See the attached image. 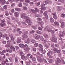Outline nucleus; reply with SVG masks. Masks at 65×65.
Wrapping results in <instances>:
<instances>
[{"mask_svg":"<svg viewBox=\"0 0 65 65\" xmlns=\"http://www.w3.org/2000/svg\"><path fill=\"white\" fill-rule=\"evenodd\" d=\"M52 27V26H46L45 29H47L48 32H51V31H52L51 29Z\"/></svg>","mask_w":65,"mask_h":65,"instance_id":"f257e3e1","label":"nucleus"},{"mask_svg":"<svg viewBox=\"0 0 65 65\" xmlns=\"http://www.w3.org/2000/svg\"><path fill=\"white\" fill-rule=\"evenodd\" d=\"M51 40L52 41L54 42H57V41L56 40V37L54 35L52 36V37L51 39Z\"/></svg>","mask_w":65,"mask_h":65,"instance_id":"f03ea898","label":"nucleus"},{"mask_svg":"<svg viewBox=\"0 0 65 65\" xmlns=\"http://www.w3.org/2000/svg\"><path fill=\"white\" fill-rule=\"evenodd\" d=\"M60 23L61 24V28H64L65 27V23L64 22H62V21L61 20L60 21Z\"/></svg>","mask_w":65,"mask_h":65,"instance_id":"7ed1b4c3","label":"nucleus"},{"mask_svg":"<svg viewBox=\"0 0 65 65\" xmlns=\"http://www.w3.org/2000/svg\"><path fill=\"white\" fill-rule=\"evenodd\" d=\"M37 59L38 60H39V61H40V62H43L42 59H41V57L40 56H37Z\"/></svg>","mask_w":65,"mask_h":65,"instance_id":"20e7f679","label":"nucleus"},{"mask_svg":"<svg viewBox=\"0 0 65 65\" xmlns=\"http://www.w3.org/2000/svg\"><path fill=\"white\" fill-rule=\"evenodd\" d=\"M65 31H63L61 34H59V37H63V36L65 35Z\"/></svg>","mask_w":65,"mask_h":65,"instance_id":"39448f33","label":"nucleus"},{"mask_svg":"<svg viewBox=\"0 0 65 65\" xmlns=\"http://www.w3.org/2000/svg\"><path fill=\"white\" fill-rule=\"evenodd\" d=\"M2 52H1V51H0V54H1L2 55V56H4V53H6V50H3L2 51Z\"/></svg>","mask_w":65,"mask_h":65,"instance_id":"423d86ee","label":"nucleus"},{"mask_svg":"<svg viewBox=\"0 0 65 65\" xmlns=\"http://www.w3.org/2000/svg\"><path fill=\"white\" fill-rule=\"evenodd\" d=\"M57 10L58 11H60L61 10V9H62V7H57Z\"/></svg>","mask_w":65,"mask_h":65,"instance_id":"0eeeda50","label":"nucleus"},{"mask_svg":"<svg viewBox=\"0 0 65 65\" xmlns=\"http://www.w3.org/2000/svg\"><path fill=\"white\" fill-rule=\"evenodd\" d=\"M19 46L21 47H24L25 45L23 44H20L19 45Z\"/></svg>","mask_w":65,"mask_h":65,"instance_id":"6e6552de","label":"nucleus"},{"mask_svg":"<svg viewBox=\"0 0 65 65\" xmlns=\"http://www.w3.org/2000/svg\"><path fill=\"white\" fill-rule=\"evenodd\" d=\"M44 24V22L43 21L39 22L38 23V25H43Z\"/></svg>","mask_w":65,"mask_h":65,"instance_id":"1a4fd4ad","label":"nucleus"},{"mask_svg":"<svg viewBox=\"0 0 65 65\" xmlns=\"http://www.w3.org/2000/svg\"><path fill=\"white\" fill-rule=\"evenodd\" d=\"M57 61V62L59 63H60L61 62V59L59 58H57L56 59Z\"/></svg>","mask_w":65,"mask_h":65,"instance_id":"9d476101","label":"nucleus"},{"mask_svg":"<svg viewBox=\"0 0 65 65\" xmlns=\"http://www.w3.org/2000/svg\"><path fill=\"white\" fill-rule=\"evenodd\" d=\"M0 25L1 26H2V27H3L6 26V24L4 23H0Z\"/></svg>","mask_w":65,"mask_h":65,"instance_id":"9b49d317","label":"nucleus"},{"mask_svg":"<svg viewBox=\"0 0 65 65\" xmlns=\"http://www.w3.org/2000/svg\"><path fill=\"white\" fill-rule=\"evenodd\" d=\"M40 37V36L39 35H38L36 37L35 39H37V40H38V39H39V38Z\"/></svg>","mask_w":65,"mask_h":65,"instance_id":"f8f14e48","label":"nucleus"},{"mask_svg":"<svg viewBox=\"0 0 65 65\" xmlns=\"http://www.w3.org/2000/svg\"><path fill=\"white\" fill-rule=\"evenodd\" d=\"M21 39H19V38H18L17 39V43H20L21 42Z\"/></svg>","mask_w":65,"mask_h":65,"instance_id":"ddd939ff","label":"nucleus"},{"mask_svg":"<svg viewBox=\"0 0 65 65\" xmlns=\"http://www.w3.org/2000/svg\"><path fill=\"white\" fill-rule=\"evenodd\" d=\"M10 44L8 43L5 45V46L6 47H10Z\"/></svg>","mask_w":65,"mask_h":65,"instance_id":"4468645a","label":"nucleus"},{"mask_svg":"<svg viewBox=\"0 0 65 65\" xmlns=\"http://www.w3.org/2000/svg\"><path fill=\"white\" fill-rule=\"evenodd\" d=\"M50 21L51 23H54V19L52 18H50Z\"/></svg>","mask_w":65,"mask_h":65,"instance_id":"2eb2a0df","label":"nucleus"},{"mask_svg":"<svg viewBox=\"0 0 65 65\" xmlns=\"http://www.w3.org/2000/svg\"><path fill=\"white\" fill-rule=\"evenodd\" d=\"M15 10L17 11H20L21 10V9H20V8H15Z\"/></svg>","mask_w":65,"mask_h":65,"instance_id":"dca6fc26","label":"nucleus"},{"mask_svg":"<svg viewBox=\"0 0 65 65\" xmlns=\"http://www.w3.org/2000/svg\"><path fill=\"white\" fill-rule=\"evenodd\" d=\"M43 35L44 37H45L46 38H48V35H47V34H43Z\"/></svg>","mask_w":65,"mask_h":65,"instance_id":"f3484780","label":"nucleus"},{"mask_svg":"<svg viewBox=\"0 0 65 65\" xmlns=\"http://www.w3.org/2000/svg\"><path fill=\"white\" fill-rule=\"evenodd\" d=\"M14 15H15V17H18L19 16V14L17 12H15L14 13Z\"/></svg>","mask_w":65,"mask_h":65,"instance_id":"a211bd4d","label":"nucleus"},{"mask_svg":"<svg viewBox=\"0 0 65 65\" xmlns=\"http://www.w3.org/2000/svg\"><path fill=\"white\" fill-rule=\"evenodd\" d=\"M6 3V1H5V0H3L1 3V4L4 5Z\"/></svg>","mask_w":65,"mask_h":65,"instance_id":"6ab92c4d","label":"nucleus"},{"mask_svg":"<svg viewBox=\"0 0 65 65\" xmlns=\"http://www.w3.org/2000/svg\"><path fill=\"white\" fill-rule=\"evenodd\" d=\"M54 24L55 25H56V26H59V23L56 22V21L55 22Z\"/></svg>","mask_w":65,"mask_h":65,"instance_id":"aec40b11","label":"nucleus"},{"mask_svg":"<svg viewBox=\"0 0 65 65\" xmlns=\"http://www.w3.org/2000/svg\"><path fill=\"white\" fill-rule=\"evenodd\" d=\"M21 58L22 60H25V56H24V55H22L21 56Z\"/></svg>","mask_w":65,"mask_h":65,"instance_id":"412c9836","label":"nucleus"},{"mask_svg":"<svg viewBox=\"0 0 65 65\" xmlns=\"http://www.w3.org/2000/svg\"><path fill=\"white\" fill-rule=\"evenodd\" d=\"M24 50L25 51H29L30 50V48H25L24 49Z\"/></svg>","mask_w":65,"mask_h":65,"instance_id":"4be33fe9","label":"nucleus"},{"mask_svg":"<svg viewBox=\"0 0 65 65\" xmlns=\"http://www.w3.org/2000/svg\"><path fill=\"white\" fill-rule=\"evenodd\" d=\"M40 39L41 41H43L44 40V38L42 36H40Z\"/></svg>","mask_w":65,"mask_h":65,"instance_id":"5701e85b","label":"nucleus"},{"mask_svg":"<svg viewBox=\"0 0 65 65\" xmlns=\"http://www.w3.org/2000/svg\"><path fill=\"white\" fill-rule=\"evenodd\" d=\"M24 38H27L28 37L27 35H24L22 36Z\"/></svg>","mask_w":65,"mask_h":65,"instance_id":"b1692460","label":"nucleus"},{"mask_svg":"<svg viewBox=\"0 0 65 65\" xmlns=\"http://www.w3.org/2000/svg\"><path fill=\"white\" fill-rule=\"evenodd\" d=\"M31 11L33 13H36V11L34 9H31Z\"/></svg>","mask_w":65,"mask_h":65,"instance_id":"393cba45","label":"nucleus"},{"mask_svg":"<svg viewBox=\"0 0 65 65\" xmlns=\"http://www.w3.org/2000/svg\"><path fill=\"white\" fill-rule=\"evenodd\" d=\"M36 32L38 34H41L42 33L41 31L38 30L36 31Z\"/></svg>","mask_w":65,"mask_h":65,"instance_id":"a878e982","label":"nucleus"},{"mask_svg":"<svg viewBox=\"0 0 65 65\" xmlns=\"http://www.w3.org/2000/svg\"><path fill=\"white\" fill-rule=\"evenodd\" d=\"M43 14L44 16H46V15H47V11H45L43 13Z\"/></svg>","mask_w":65,"mask_h":65,"instance_id":"bb28decb","label":"nucleus"},{"mask_svg":"<svg viewBox=\"0 0 65 65\" xmlns=\"http://www.w3.org/2000/svg\"><path fill=\"white\" fill-rule=\"evenodd\" d=\"M53 50L54 51H57V50H58V49L56 48L55 47H53Z\"/></svg>","mask_w":65,"mask_h":65,"instance_id":"cd10ccee","label":"nucleus"},{"mask_svg":"<svg viewBox=\"0 0 65 65\" xmlns=\"http://www.w3.org/2000/svg\"><path fill=\"white\" fill-rule=\"evenodd\" d=\"M26 15V13H23L22 14V15H21V18H23V17H25V15Z\"/></svg>","mask_w":65,"mask_h":65,"instance_id":"c85d7f7f","label":"nucleus"},{"mask_svg":"<svg viewBox=\"0 0 65 65\" xmlns=\"http://www.w3.org/2000/svg\"><path fill=\"white\" fill-rule=\"evenodd\" d=\"M32 60L33 61H35L36 60V58L34 57H33L32 58Z\"/></svg>","mask_w":65,"mask_h":65,"instance_id":"c756f323","label":"nucleus"},{"mask_svg":"<svg viewBox=\"0 0 65 65\" xmlns=\"http://www.w3.org/2000/svg\"><path fill=\"white\" fill-rule=\"evenodd\" d=\"M48 4V3L47 2L45 1L43 3V4L44 5H46V4Z\"/></svg>","mask_w":65,"mask_h":65,"instance_id":"7c9ffc66","label":"nucleus"},{"mask_svg":"<svg viewBox=\"0 0 65 65\" xmlns=\"http://www.w3.org/2000/svg\"><path fill=\"white\" fill-rule=\"evenodd\" d=\"M9 15V14L8 13V11H6V14L5 15L6 16H8V15Z\"/></svg>","mask_w":65,"mask_h":65,"instance_id":"2f4dec72","label":"nucleus"},{"mask_svg":"<svg viewBox=\"0 0 65 65\" xmlns=\"http://www.w3.org/2000/svg\"><path fill=\"white\" fill-rule=\"evenodd\" d=\"M6 63V61H3L2 62V65H5Z\"/></svg>","mask_w":65,"mask_h":65,"instance_id":"473e14b6","label":"nucleus"},{"mask_svg":"<svg viewBox=\"0 0 65 65\" xmlns=\"http://www.w3.org/2000/svg\"><path fill=\"white\" fill-rule=\"evenodd\" d=\"M55 33V31L54 30H51V34H53L54 33Z\"/></svg>","mask_w":65,"mask_h":65,"instance_id":"72a5a7b5","label":"nucleus"},{"mask_svg":"<svg viewBox=\"0 0 65 65\" xmlns=\"http://www.w3.org/2000/svg\"><path fill=\"white\" fill-rule=\"evenodd\" d=\"M23 4H22V3H20L19 4V7H22V6H23L22 5Z\"/></svg>","mask_w":65,"mask_h":65,"instance_id":"f704fd0d","label":"nucleus"},{"mask_svg":"<svg viewBox=\"0 0 65 65\" xmlns=\"http://www.w3.org/2000/svg\"><path fill=\"white\" fill-rule=\"evenodd\" d=\"M31 41L32 43H34L35 42H36V41L34 39H32L31 40Z\"/></svg>","mask_w":65,"mask_h":65,"instance_id":"c9c22d12","label":"nucleus"},{"mask_svg":"<svg viewBox=\"0 0 65 65\" xmlns=\"http://www.w3.org/2000/svg\"><path fill=\"white\" fill-rule=\"evenodd\" d=\"M43 20L45 22H46V23H47L48 22V20H47V19H46L45 18H44L43 19Z\"/></svg>","mask_w":65,"mask_h":65,"instance_id":"e433bc0d","label":"nucleus"},{"mask_svg":"<svg viewBox=\"0 0 65 65\" xmlns=\"http://www.w3.org/2000/svg\"><path fill=\"white\" fill-rule=\"evenodd\" d=\"M26 23H29L30 22V20L29 19H27L25 21Z\"/></svg>","mask_w":65,"mask_h":65,"instance_id":"4c0bfd02","label":"nucleus"},{"mask_svg":"<svg viewBox=\"0 0 65 65\" xmlns=\"http://www.w3.org/2000/svg\"><path fill=\"white\" fill-rule=\"evenodd\" d=\"M15 63H18V60L17 58H15Z\"/></svg>","mask_w":65,"mask_h":65,"instance_id":"58836bf2","label":"nucleus"},{"mask_svg":"<svg viewBox=\"0 0 65 65\" xmlns=\"http://www.w3.org/2000/svg\"><path fill=\"white\" fill-rule=\"evenodd\" d=\"M23 4L24 5H25V6H28L29 5L27 3H26L25 2H24L23 3Z\"/></svg>","mask_w":65,"mask_h":65,"instance_id":"ea45409f","label":"nucleus"},{"mask_svg":"<svg viewBox=\"0 0 65 65\" xmlns=\"http://www.w3.org/2000/svg\"><path fill=\"white\" fill-rule=\"evenodd\" d=\"M44 46L45 47H46L47 48H48V45L45 44H44Z\"/></svg>","mask_w":65,"mask_h":65,"instance_id":"a19ab883","label":"nucleus"},{"mask_svg":"<svg viewBox=\"0 0 65 65\" xmlns=\"http://www.w3.org/2000/svg\"><path fill=\"white\" fill-rule=\"evenodd\" d=\"M48 61H49V63H52V62H53V59H50L49 60H48Z\"/></svg>","mask_w":65,"mask_h":65,"instance_id":"79ce46f5","label":"nucleus"},{"mask_svg":"<svg viewBox=\"0 0 65 65\" xmlns=\"http://www.w3.org/2000/svg\"><path fill=\"white\" fill-rule=\"evenodd\" d=\"M28 60H29V57H26V58H25V61H28Z\"/></svg>","mask_w":65,"mask_h":65,"instance_id":"37998d69","label":"nucleus"},{"mask_svg":"<svg viewBox=\"0 0 65 65\" xmlns=\"http://www.w3.org/2000/svg\"><path fill=\"white\" fill-rule=\"evenodd\" d=\"M51 14H52V15H53V17L55 16V15H56V13L55 12H54L53 13H52Z\"/></svg>","mask_w":65,"mask_h":65,"instance_id":"c03bdc74","label":"nucleus"},{"mask_svg":"<svg viewBox=\"0 0 65 65\" xmlns=\"http://www.w3.org/2000/svg\"><path fill=\"white\" fill-rule=\"evenodd\" d=\"M8 59H9L10 60V61L11 62L12 61V59L11 57H10L8 58Z\"/></svg>","mask_w":65,"mask_h":65,"instance_id":"a18cd8bd","label":"nucleus"},{"mask_svg":"<svg viewBox=\"0 0 65 65\" xmlns=\"http://www.w3.org/2000/svg\"><path fill=\"white\" fill-rule=\"evenodd\" d=\"M43 60V61L45 63H47V61L45 59H42Z\"/></svg>","mask_w":65,"mask_h":65,"instance_id":"49530a36","label":"nucleus"},{"mask_svg":"<svg viewBox=\"0 0 65 65\" xmlns=\"http://www.w3.org/2000/svg\"><path fill=\"white\" fill-rule=\"evenodd\" d=\"M34 32H35V31L34 30H32L30 32V34H33V33H34Z\"/></svg>","mask_w":65,"mask_h":65,"instance_id":"de8ad7c7","label":"nucleus"},{"mask_svg":"<svg viewBox=\"0 0 65 65\" xmlns=\"http://www.w3.org/2000/svg\"><path fill=\"white\" fill-rule=\"evenodd\" d=\"M39 51L40 52L42 51H43V48H39Z\"/></svg>","mask_w":65,"mask_h":65,"instance_id":"09e8293b","label":"nucleus"},{"mask_svg":"<svg viewBox=\"0 0 65 65\" xmlns=\"http://www.w3.org/2000/svg\"><path fill=\"white\" fill-rule=\"evenodd\" d=\"M15 5V4L14 3H13L11 4V6L12 7H13V6H14Z\"/></svg>","mask_w":65,"mask_h":65,"instance_id":"8fccbe9b","label":"nucleus"},{"mask_svg":"<svg viewBox=\"0 0 65 65\" xmlns=\"http://www.w3.org/2000/svg\"><path fill=\"white\" fill-rule=\"evenodd\" d=\"M39 46L40 48H42L43 47V46L41 44H39Z\"/></svg>","mask_w":65,"mask_h":65,"instance_id":"3c124183","label":"nucleus"},{"mask_svg":"<svg viewBox=\"0 0 65 65\" xmlns=\"http://www.w3.org/2000/svg\"><path fill=\"white\" fill-rule=\"evenodd\" d=\"M40 2H38L37 3V6H38L39 5H40Z\"/></svg>","mask_w":65,"mask_h":65,"instance_id":"603ef678","label":"nucleus"},{"mask_svg":"<svg viewBox=\"0 0 65 65\" xmlns=\"http://www.w3.org/2000/svg\"><path fill=\"white\" fill-rule=\"evenodd\" d=\"M26 65H29L30 64V63L29 62V61H27L26 62Z\"/></svg>","mask_w":65,"mask_h":65,"instance_id":"864d4df0","label":"nucleus"},{"mask_svg":"<svg viewBox=\"0 0 65 65\" xmlns=\"http://www.w3.org/2000/svg\"><path fill=\"white\" fill-rule=\"evenodd\" d=\"M23 8L24 10H27V9H28V8H27V7H23Z\"/></svg>","mask_w":65,"mask_h":65,"instance_id":"5fc2aeb1","label":"nucleus"},{"mask_svg":"<svg viewBox=\"0 0 65 65\" xmlns=\"http://www.w3.org/2000/svg\"><path fill=\"white\" fill-rule=\"evenodd\" d=\"M46 52V51H45V50H44V51H42V54H44Z\"/></svg>","mask_w":65,"mask_h":65,"instance_id":"6e6d98bb","label":"nucleus"},{"mask_svg":"<svg viewBox=\"0 0 65 65\" xmlns=\"http://www.w3.org/2000/svg\"><path fill=\"white\" fill-rule=\"evenodd\" d=\"M35 46L36 47L37 46H38V43H35L34 44Z\"/></svg>","mask_w":65,"mask_h":65,"instance_id":"4d7b16f0","label":"nucleus"},{"mask_svg":"<svg viewBox=\"0 0 65 65\" xmlns=\"http://www.w3.org/2000/svg\"><path fill=\"white\" fill-rule=\"evenodd\" d=\"M53 18L54 19H57V15H56L54 16H53Z\"/></svg>","mask_w":65,"mask_h":65,"instance_id":"13d9d810","label":"nucleus"},{"mask_svg":"<svg viewBox=\"0 0 65 65\" xmlns=\"http://www.w3.org/2000/svg\"><path fill=\"white\" fill-rule=\"evenodd\" d=\"M24 18L25 19H30V18L27 16H25L24 17Z\"/></svg>","mask_w":65,"mask_h":65,"instance_id":"bf43d9fd","label":"nucleus"},{"mask_svg":"<svg viewBox=\"0 0 65 65\" xmlns=\"http://www.w3.org/2000/svg\"><path fill=\"white\" fill-rule=\"evenodd\" d=\"M7 24L9 25V24H11V22L9 21H7Z\"/></svg>","mask_w":65,"mask_h":65,"instance_id":"052dcab7","label":"nucleus"},{"mask_svg":"<svg viewBox=\"0 0 65 65\" xmlns=\"http://www.w3.org/2000/svg\"><path fill=\"white\" fill-rule=\"evenodd\" d=\"M7 5H5L3 7L5 9H7Z\"/></svg>","mask_w":65,"mask_h":65,"instance_id":"680f3d73","label":"nucleus"},{"mask_svg":"<svg viewBox=\"0 0 65 65\" xmlns=\"http://www.w3.org/2000/svg\"><path fill=\"white\" fill-rule=\"evenodd\" d=\"M61 16L62 18H64L65 16V14L64 13H63L61 15Z\"/></svg>","mask_w":65,"mask_h":65,"instance_id":"e2e57ef3","label":"nucleus"},{"mask_svg":"<svg viewBox=\"0 0 65 65\" xmlns=\"http://www.w3.org/2000/svg\"><path fill=\"white\" fill-rule=\"evenodd\" d=\"M2 43L4 44H6V42L5 41H4L2 42Z\"/></svg>","mask_w":65,"mask_h":65,"instance_id":"0e129e2a","label":"nucleus"},{"mask_svg":"<svg viewBox=\"0 0 65 65\" xmlns=\"http://www.w3.org/2000/svg\"><path fill=\"white\" fill-rule=\"evenodd\" d=\"M32 51L34 52H35L36 51V48H33L32 49Z\"/></svg>","mask_w":65,"mask_h":65,"instance_id":"69168bd1","label":"nucleus"},{"mask_svg":"<svg viewBox=\"0 0 65 65\" xmlns=\"http://www.w3.org/2000/svg\"><path fill=\"white\" fill-rule=\"evenodd\" d=\"M32 22H29V23L28 24V25H31L32 24Z\"/></svg>","mask_w":65,"mask_h":65,"instance_id":"338daca9","label":"nucleus"},{"mask_svg":"<svg viewBox=\"0 0 65 65\" xmlns=\"http://www.w3.org/2000/svg\"><path fill=\"white\" fill-rule=\"evenodd\" d=\"M11 19L12 21H13V20H14L15 18H14V17H11Z\"/></svg>","mask_w":65,"mask_h":65,"instance_id":"774afa93","label":"nucleus"}]
</instances>
